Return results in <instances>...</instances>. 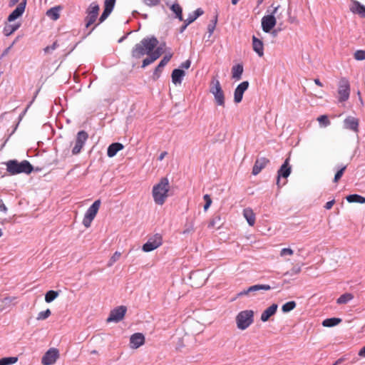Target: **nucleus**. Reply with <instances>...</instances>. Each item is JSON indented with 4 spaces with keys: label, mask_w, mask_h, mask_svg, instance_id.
<instances>
[{
    "label": "nucleus",
    "mask_w": 365,
    "mask_h": 365,
    "mask_svg": "<svg viewBox=\"0 0 365 365\" xmlns=\"http://www.w3.org/2000/svg\"><path fill=\"white\" fill-rule=\"evenodd\" d=\"M158 44V40L155 36L144 38L133 48L131 56L134 58L139 59L144 55L151 53Z\"/></svg>",
    "instance_id": "1"
},
{
    "label": "nucleus",
    "mask_w": 365,
    "mask_h": 365,
    "mask_svg": "<svg viewBox=\"0 0 365 365\" xmlns=\"http://www.w3.org/2000/svg\"><path fill=\"white\" fill-rule=\"evenodd\" d=\"M170 183L168 178H162L158 183L153 187L152 195L154 202L159 205H163L169 196Z\"/></svg>",
    "instance_id": "2"
},
{
    "label": "nucleus",
    "mask_w": 365,
    "mask_h": 365,
    "mask_svg": "<svg viewBox=\"0 0 365 365\" xmlns=\"http://www.w3.org/2000/svg\"><path fill=\"white\" fill-rule=\"evenodd\" d=\"M6 170L11 175L20 173L30 174L34 170L33 165L26 160L19 162L17 160H10L6 163Z\"/></svg>",
    "instance_id": "3"
},
{
    "label": "nucleus",
    "mask_w": 365,
    "mask_h": 365,
    "mask_svg": "<svg viewBox=\"0 0 365 365\" xmlns=\"http://www.w3.org/2000/svg\"><path fill=\"white\" fill-rule=\"evenodd\" d=\"M210 92L214 96L215 103L219 106H225V97L220 81L213 77L210 83Z\"/></svg>",
    "instance_id": "4"
},
{
    "label": "nucleus",
    "mask_w": 365,
    "mask_h": 365,
    "mask_svg": "<svg viewBox=\"0 0 365 365\" xmlns=\"http://www.w3.org/2000/svg\"><path fill=\"white\" fill-rule=\"evenodd\" d=\"M253 322L254 312L252 310L242 311L236 317L237 327L240 330H245Z\"/></svg>",
    "instance_id": "5"
},
{
    "label": "nucleus",
    "mask_w": 365,
    "mask_h": 365,
    "mask_svg": "<svg viewBox=\"0 0 365 365\" xmlns=\"http://www.w3.org/2000/svg\"><path fill=\"white\" fill-rule=\"evenodd\" d=\"M290 158L288 157L285 159L283 164L281 165L279 169L277 170V182L276 184L279 189H280L282 186L286 185L287 180H285L283 183L281 184V178L287 179L291 174L292 172V166L289 165Z\"/></svg>",
    "instance_id": "6"
},
{
    "label": "nucleus",
    "mask_w": 365,
    "mask_h": 365,
    "mask_svg": "<svg viewBox=\"0 0 365 365\" xmlns=\"http://www.w3.org/2000/svg\"><path fill=\"white\" fill-rule=\"evenodd\" d=\"M279 5L274 6L272 12L270 14L262 17V28L264 32L269 33L272 31V29L277 24L275 14H277V12L279 9Z\"/></svg>",
    "instance_id": "7"
},
{
    "label": "nucleus",
    "mask_w": 365,
    "mask_h": 365,
    "mask_svg": "<svg viewBox=\"0 0 365 365\" xmlns=\"http://www.w3.org/2000/svg\"><path fill=\"white\" fill-rule=\"evenodd\" d=\"M101 202L100 200L94 201V202L87 210L84 217L83 219V225L86 227H89L93 219L95 218L99 208Z\"/></svg>",
    "instance_id": "8"
},
{
    "label": "nucleus",
    "mask_w": 365,
    "mask_h": 365,
    "mask_svg": "<svg viewBox=\"0 0 365 365\" xmlns=\"http://www.w3.org/2000/svg\"><path fill=\"white\" fill-rule=\"evenodd\" d=\"M99 10L100 7L97 2H92L89 5L88 9H86L87 16L85 17L84 19L86 28H88L90 26L95 23L98 16Z\"/></svg>",
    "instance_id": "9"
},
{
    "label": "nucleus",
    "mask_w": 365,
    "mask_h": 365,
    "mask_svg": "<svg viewBox=\"0 0 365 365\" xmlns=\"http://www.w3.org/2000/svg\"><path fill=\"white\" fill-rule=\"evenodd\" d=\"M339 101L344 102L349 99L350 94L349 81L346 78H341L339 82L338 88Z\"/></svg>",
    "instance_id": "10"
},
{
    "label": "nucleus",
    "mask_w": 365,
    "mask_h": 365,
    "mask_svg": "<svg viewBox=\"0 0 365 365\" xmlns=\"http://www.w3.org/2000/svg\"><path fill=\"white\" fill-rule=\"evenodd\" d=\"M127 311V308L125 306H119L110 311L109 317L107 319V322H119L121 321Z\"/></svg>",
    "instance_id": "11"
},
{
    "label": "nucleus",
    "mask_w": 365,
    "mask_h": 365,
    "mask_svg": "<svg viewBox=\"0 0 365 365\" xmlns=\"http://www.w3.org/2000/svg\"><path fill=\"white\" fill-rule=\"evenodd\" d=\"M162 245V237L159 234H156L153 237L149 239L142 247L145 252H151Z\"/></svg>",
    "instance_id": "12"
},
{
    "label": "nucleus",
    "mask_w": 365,
    "mask_h": 365,
    "mask_svg": "<svg viewBox=\"0 0 365 365\" xmlns=\"http://www.w3.org/2000/svg\"><path fill=\"white\" fill-rule=\"evenodd\" d=\"M88 138V135L84 130H81L77 133L75 145L72 149L73 155H77L81 152Z\"/></svg>",
    "instance_id": "13"
},
{
    "label": "nucleus",
    "mask_w": 365,
    "mask_h": 365,
    "mask_svg": "<svg viewBox=\"0 0 365 365\" xmlns=\"http://www.w3.org/2000/svg\"><path fill=\"white\" fill-rule=\"evenodd\" d=\"M58 357V350L56 348H51L43 356L41 363L43 365H51L56 361Z\"/></svg>",
    "instance_id": "14"
},
{
    "label": "nucleus",
    "mask_w": 365,
    "mask_h": 365,
    "mask_svg": "<svg viewBox=\"0 0 365 365\" xmlns=\"http://www.w3.org/2000/svg\"><path fill=\"white\" fill-rule=\"evenodd\" d=\"M270 289L271 287L268 284H255L237 293V297H240L245 295L254 296L257 292L260 290L268 291Z\"/></svg>",
    "instance_id": "15"
},
{
    "label": "nucleus",
    "mask_w": 365,
    "mask_h": 365,
    "mask_svg": "<svg viewBox=\"0 0 365 365\" xmlns=\"http://www.w3.org/2000/svg\"><path fill=\"white\" fill-rule=\"evenodd\" d=\"M249 87V82L245 81L240 83L235 90L234 92V101L235 103H239L242 101L243 98V94L245 91Z\"/></svg>",
    "instance_id": "16"
},
{
    "label": "nucleus",
    "mask_w": 365,
    "mask_h": 365,
    "mask_svg": "<svg viewBox=\"0 0 365 365\" xmlns=\"http://www.w3.org/2000/svg\"><path fill=\"white\" fill-rule=\"evenodd\" d=\"M171 57H172V54L165 55L163 58V59L160 61L159 64L155 68V70L153 71V76H152V78L154 81H156V80H158L160 78L163 68L170 61Z\"/></svg>",
    "instance_id": "17"
},
{
    "label": "nucleus",
    "mask_w": 365,
    "mask_h": 365,
    "mask_svg": "<svg viewBox=\"0 0 365 365\" xmlns=\"http://www.w3.org/2000/svg\"><path fill=\"white\" fill-rule=\"evenodd\" d=\"M26 0H23L16 8L9 15L7 20L9 22L14 21L22 16L26 6Z\"/></svg>",
    "instance_id": "18"
},
{
    "label": "nucleus",
    "mask_w": 365,
    "mask_h": 365,
    "mask_svg": "<svg viewBox=\"0 0 365 365\" xmlns=\"http://www.w3.org/2000/svg\"><path fill=\"white\" fill-rule=\"evenodd\" d=\"M145 343V336L141 333H135L130 338V346L132 349H138Z\"/></svg>",
    "instance_id": "19"
},
{
    "label": "nucleus",
    "mask_w": 365,
    "mask_h": 365,
    "mask_svg": "<svg viewBox=\"0 0 365 365\" xmlns=\"http://www.w3.org/2000/svg\"><path fill=\"white\" fill-rule=\"evenodd\" d=\"M269 163V160L264 158H259L256 160L255 165L252 168V173L254 175H258L263 168Z\"/></svg>",
    "instance_id": "20"
},
{
    "label": "nucleus",
    "mask_w": 365,
    "mask_h": 365,
    "mask_svg": "<svg viewBox=\"0 0 365 365\" xmlns=\"http://www.w3.org/2000/svg\"><path fill=\"white\" fill-rule=\"evenodd\" d=\"M344 123L346 129L353 130L356 133L359 131V120L357 118L352 116H348L345 118Z\"/></svg>",
    "instance_id": "21"
},
{
    "label": "nucleus",
    "mask_w": 365,
    "mask_h": 365,
    "mask_svg": "<svg viewBox=\"0 0 365 365\" xmlns=\"http://www.w3.org/2000/svg\"><path fill=\"white\" fill-rule=\"evenodd\" d=\"M277 308V304H272L262 313L260 319L263 322H267L271 317L275 314Z\"/></svg>",
    "instance_id": "22"
},
{
    "label": "nucleus",
    "mask_w": 365,
    "mask_h": 365,
    "mask_svg": "<svg viewBox=\"0 0 365 365\" xmlns=\"http://www.w3.org/2000/svg\"><path fill=\"white\" fill-rule=\"evenodd\" d=\"M185 75V72L180 68H175L171 74L172 82L175 85L181 84L182 78Z\"/></svg>",
    "instance_id": "23"
},
{
    "label": "nucleus",
    "mask_w": 365,
    "mask_h": 365,
    "mask_svg": "<svg viewBox=\"0 0 365 365\" xmlns=\"http://www.w3.org/2000/svg\"><path fill=\"white\" fill-rule=\"evenodd\" d=\"M252 47H253V50L258 54L259 56H260V57L263 56V55H264L263 42L255 36H252Z\"/></svg>",
    "instance_id": "24"
},
{
    "label": "nucleus",
    "mask_w": 365,
    "mask_h": 365,
    "mask_svg": "<svg viewBox=\"0 0 365 365\" xmlns=\"http://www.w3.org/2000/svg\"><path fill=\"white\" fill-rule=\"evenodd\" d=\"M124 148L123 145L120 143H113L110 144L107 150V155L109 158L114 157L117 153Z\"/></svg>",
    "instance_id": "25"
},
{
    "label": "nucleus",
    "mask_w": 365,
    "mask_h": 365,
    "mask_svg": "<svg viewBox=\"0 0 365 365\" xmlns=\"http://www.w3.org/2000/svg\"><path fill=\"white\" fill-rule=\"evenodd\" d=\"M351 11L365 18V6L357 1H354L351 6Z\"/></svg>",
    "instance_id": "26"
},
{
    "label": "nucleus",
    "mask_w": 365,
    "mask_h": 365,
    "mask_svg": "<svg viewBox=\"0 0 365 365\" xmlns=\"http://www.w3.org/2000/svg\"><path fill=\"white\" fill-rule=\"evenodd\" d=\"M243 215L250 226H253L255 222V215L253 210L250 208H245L243 210Z\"/></svg>",
    "instance_id": "27"
},
{
    "label": "nucleus",
    "mask_w": 365,
    "mask_h": 365,
    "mask_svg": "<svg viewBox=\"0 0 365 365\" xmlns=\"http://www.w3.org/2000/svg\"><path fill=\"white\" fill-rule=\"evenodd\" d=\"M61 10V6H56L52 7L46 11V15L51 19H52L53 21H56L60 17L59 11Z\"/></svg>",
    "instance_id": "28"
},
{
    "label": "nucleus",
    "mask_w": 365,
    "mask_h": 365,
    "mask_svg": "<svg viewBox=\"0 0 365 365\" xmlns=\"http://www.w3.org/2000/svg\"><path fill=\"white\" fill-rule=\"evenodd\" d=\"M242 73L243 66L242 64H237L232 68V76L236 80L241 79Z\"/></svg>",
    "instance_id": "29"
},
{
    "label": "nucleus",
    "mask_w": 365,
    "mask_h": 365,
    "mask_svg": "<svg viewBox=\"0 0 365 365\" xmlns=\"http://www.w3.org/2000/svg\"><path fill=\"white\" fill-rule=\"evenodd\" d=\"M203 14L204 11L201 8H198L194 12L189 14L187 19L185 20V22H187V24H190Z\"/></svg>",
    "instance_id": "30"
},
{
    "label": "nucleus",
    "mask_w": 365,
    "mask_h": 365,
    "mask_svg": "<svg viewBox=\"0 0 365 365\" xmlns=\"http://www.w3.org/2000/svg\"><path fill=\"white\" fill-rule=\"evenodd\" d=\"M346 200L349 203L356 202L360 204L365 203V197L359 195L358 194H352L346 196Z\"/></svg>",
    "instance_id": "31"
},
{
    "label": "nucleus",
    "mask_w": 365,
    "mask_h": 365,
    "mask_svg": "<svg viewBox=\"0 0 365 365\" xmlns=\"http://www.w3.org/2000/svg\"><path fill=\"white\" fill-rule=\"evenodd\" d=\"M170 9L173 13L175 14V18L178 19L180 21H183L182 18V7L178 3L173 4L170 6Z\"/></svg>",
    "instance_id": "32"
},
{
    "label": "nucleus",
    "mask_w": 365,
    "mask_h": 365,
    "mask_svg": "<svg viewBox=\"0 0 365 365\" xmlns=\"http://www.w3.org/2000/svg\"><path fill=\"white\" fill-rule=\"evenodd\" d=\"M341 322L340 318H329L326 319L322 322V325L326 327H332L339 324Z\"/></svg>",
    "instance_id": "33"
},
{
    "label": "nucleus",
    "mask_w": 365,
    "mask_h": 365,
    "mask_svg": "<svg viewBox=\"0 0 365 365\" xmlns=\"http://www.w3.org/2000/svg\"><path fill=\"white\" fill-rule=\"evenodd\" d=\"M20 27V24L6 25L4 29V34L8 36L16 31Z\"/></svg>",
    "instance_id": "34"
},
{
    "label": "nucleus",
    "mask_w": 365,
    "mask_h": 365,
    "mask_svg": "<svg viewBox=\"0 0 365 365\" xmlns=\"http://www.w3.org/2000/svg\"><path fill=\"white\" fill-rule=\"evenodd\" d=\"M353 295L350 293H345L342 295H341L336 300V303L341 304H346L349 302L350 300L353 299Z\"/></svg>",
    "instance_id": "35"
},
{
    "label": "nucleus",
    "mask_w": 365,
    "mask_h": 365,
    "mask_svg": "<svg viewBox=\"0 0 365 365\" xmlns=\"http://www.w3.org/2000/svg\"><path fill=\"white\" fill-rule=\"evenodd\" d=\"M58 296V292L54 290H49L45 294V301L47 303L53 302Z\"/></svg>",
    "instance_id": "36"
},
{
    "label": "nucleus",
    "mask_w": 365,
    "mask_h": 365,
    "mask_svg": "<svg viewBox=\"0 0 365 365\" xmlns=\"http://www.w3.org/2000/svg\"><path fill=\"white\" fill-rule=\"evenodd\" d=\"M18 358L15 356L4 357L0 359V365H11L15 364Z\"/></svg>",
    "instance_id": "37"
},
{
    "label": "nucleus",
    "mask_w": 365,
    "mask_h": 365,
    "mask_svg": "<svg viewBox=\"0 0 365 365\" xmlns=\"http://www.w3.org/2000/svg\"><path fill=\"white\" fill-rule=\"evenodd\" d=\"M296 302L294 301H289L287 303H285L284 304L282 305V311L284 312V313H287V312H289L292 310H293L295 307H296Z\"/></svg>",
    "instance_id": "38"
},
{
    "label": "nucleus",
    "mask_w": 365,
    "mask_h": 365,
    "mask_svg": "<svg viewBox=\"0 0 365 365\" xmlns=\"http://www.w3.org/2000/svg\"><path fill=\"white\" fill-rule=\"evenodd\" d=\"M220 221L221 217L220 215H215L209 222V227H215L219 228L220 227Z\"/></svg>",
    "instance_id": "39"
},
{
    "label": "nucleus",
    "mask_w": 365,
    "mask_h": 365,
    "mask_svg": "<svg viewBox=\"0 0 365 365\" xmlns=\"http://www.w3.org/2000/svg\"><path fill=\"white\" fill-rule=\"evenodd\" d=\"M302 268L300 266L296 265L294 266L290 270L286 272L284 275L293 277L294 275L299 274L301 272Z\"/></svg>",
    "instance_id": "40"
},
{
    "label": "nucleus",
    "mask_w": 365,
    "mask_h": 365,
    "mask_svg": "<svg viewBox=\"0 0 365 365\" xmlns=\"http://www.w3.org/2000/svg\"><path fill=\"white\" fill-rule=\"evenodd\" d=\"M195 230L194 229V222L193 221L187 222L185 225V229L182 231L183 235H187L190 233L193 232Z\"/></svg>",
    "instance_id": "41"
},
{
    "label": "nucleus",
    "mask_w": 365,
    "mask_h": 365,
    "mask_svg": "<svg viewBox=\"0 0 365 365\" xmlns=\"http://www.w3.org/2000/svg\"><path fill=\"white\" fill-rule=\"evenodd\" d=\"M148 57L145 58L143 61L142 68H145V66L151 64L153 63L155 60H157V56H153L150 53L149 54H147Z\"/></svg>",
    "instance_id": "42"
},
{
    "label": "nucleus",
    "mask_w": 365,
    "mask_h": 365,
    "mask_svg": "<svg viewBox=\"0 0 365 365\" xmlns=\"http://www.w3.org/2000/svg\"><path fill=\"white\" fill-rule=\"evenodd\" d=\"M51 314V312L49 309L45 311L40 312L36 317L37 320H44L47 319Z\"/></svg>",
    "instance_id": "43"
},
{
    "label": "nucleus",
    "mask_w": 365,
    "mask_h": 365,
    "mask_svg": "<svg viewBox=\"0 0 365 365\" xmlns=\"http://www.w3.org/2000/svg\"><path fill=\"white\" fill-rule=\"evenodd\" d=\"M217 21V16L215 17L213 20L211 21V22L207 26V31L209 33V36H212L213 34V31L215 29L216 24Z\"/></svg>",
    "instance_id": "44"
},
{
    "label": "nucleus",
    "mask_w": 365,
    "mask_h": 365,
    "mask_svg": "<svg viewBox=\"0 0 365 365\" xmlns=\"http://www.w3.org/2000/svg\"><path fill=\"white\" fill-rule=\"evenodd\" d=\"M346 165H344L343 167H341L335 174L334 175V182H337L342 177L344 171L346 170Z\"/></svg>",
    "instance_id": "45"
},
{
    "label": "nucleus",
    "mask_w": 365,
    "mask_h": 365,
    "mask_svg": "<svg viewBox=\"0 0 365 365\" xmlns=\"http://www.w3.org/2000/svg\"><path fill=\"white\" fill-rule=\"evenodd\" d=\"M354 57L357 61H363L365 60V51L364 50H357L355 51L354 54Z\"/></svg>",
    "instance_id": "46"
},
{
    "label": "nucleus",
    "mask_w": 365,
    "mask_h": 365,
    "mask_svg": "<svg viewBox=\"0 0 365 365\" xmlns=\"http://www.w3.org/2000/svg\"><path fill=\"white\" fill-rule=\"evenodd\" d=\"M121 255V253L119 252H115L110 259L108 261V266L110 267L112 266L116 261H118L120 259V257Z\"/></svg>",
    "instance_id": "47"
},
{
    "label": "nucleus",
    "mask_w": 365,
    "mask_h": 365,
    "mask_svg": "<svg viewBox=\"0 0 365 365\" xmlns=\"http://www.w3.org/2000/svg\"><path fill=\"white\" fill-rule=\"evenodd\" d=\"M115 4V0H105L104 9L113 11Z\"/></svg>",
    "instance_id": "48"
},
{
    "label": "nucleus",
    "mask_w": 365,
    "mask_h": 365,
    "mask_svg": "<svg viewBox=\"0 0 365 365\" xmlns=\"http://www.w3.org/2000/svg\"><path fill=\"white\" fill-rule=\"evenodd\" d=\"M142 1L149 7L156 6L160 3V0H142Z\"/></svg>",
    "instance_id": "49"
},
{
    "label": "nucleus",
    "mask_w": 365,
    "mask_h": 365,
    "mask_svg": "<svg viewBox=\"0 0 365 365\" xmlns=\"http://www.w3.org/2000/svg\"><path fill=\"white\" fill-rule=\"evenodd\" d=\"M111 12V11L104 9L101 16L99 18V23L97 25L103 22L108 17Z\"/></svg>",
    "instance_id": "50"
},
{
    "label": "nucleus",
    "mask_w": 365,
    "mask_h": 365,
    "mask_svg": "<svg viewBox=\"0 0 365 365\" xmlns=\"http://www.w3.org/2000/svg\"><path fill=\"white\" fill-rule=\"evenodd\" d=\"M203 199L205 202V204L204 205V210L206 211L212 204V199L208 194L205 195L203 196Z\"/></svg>",
    "instance_id": "51"
},
{
    "label": "nucleus",
    "mask_w": 365,
    "mask_h": 365,
    "mask_svg": "<svg viewBox=\"0 0 365 365\" xmlns=\"http://www.w3.org/2000/svg\"><path fill=\"white\" fill-rule=\"evenodd\" d=\"M294 254L293 250L291 248H283L280 251V256L285 257L287 255L292 256Z\"/></svg>",
    "instance_id": "52"
},
{
    "label": "nucleus",
    "mask_w": 365,
    "mask_h": 365,
    "mask_svg": "<svg viewBox=\"0 0 365 365\" xmlns=\"http://www.w3.org/2000/svg\"><path fill=\"white\" fill-rule=\"evenodd\" d=\"M318 121L320 123H322L324 126H327L328 125H329L330 122L327 118V115H320L319 118H318Z\"/></svg>",
    "instance_id": "53"
},
{
    "label": "nucleus",
    "mask_w": 365,
    "mask_h": 365,
    "mask_svg": "<svg viewBox=\"0 0 365 365\" xmlns=\"http://www.w3.org/2000/svg\"><path fill=\"white\" fill-rule=\"evenodd\" d=\"M163 48L161 47H157L155 50L153 49V51H151V54L153 56H157V59L162 55L163 53Z\"/></svg>",
    "instance_id": "54"
},
{
    "label": "nucleus",
    "mask_w": 365,
    "mask_h": 365,
    "mask_svg": "<svg viewBox=\"0 0 365 365\" xmlns=\"http://www.w3.org/2000/svg\"><path fill=\"white\" fill-rule=\"evenodd\" d=\"M58 46V43L57 42H54L51 46H46L45 48H44V52L45 53H51V51H53V50H55Z\"/></svg>",
    "instance_id": "55"
},
{
    "label": "nucleus",
    "mask_w": 365,
    "mask_h": 365,
    "mask_svg": "<svg viewBox=\"0 0 365 365\" xmlns=\"http://www.w3.org/2000/svg\"><path fill=\"white\" fill-rule=\"evenodd\" d=\"M191 61L190 60H186L182 62L180 65V67L185 69H188L190 67Z\"/></svg>",
    "instance_id": "56"
},
{
    "label": "nucleus",
    "mask_w": 365,
    "mask_h": 365,
    "mask_svg": "<svg viewBox=\"0 0 365 365\" xmlns=\"http://www.w3.org/2000/svg\"><path fill=\"white\" fill-rule=\"evenodd\" d=\"M7 210L8 209L5 205L4 201L1 199H0V211L3 212L4 213H6Z\"/></svg>",
    "instance_id": "57"
},
{
    "label": "nucleus",
    "mask_w": 365,
    "mask_h": 365,
    "mask_svg": "<svg viewBox=\"0 0 365 365\" xmlns=\"http://www.w3.org/2000/svg\"><path fill=\"white\" fill-rule=\"evenodd\" d=\"M334 202H335L334 200L327 202L324 205V208L327 210H330L332 207V206L334 205Z\"/></svg>",
    "instance_id": "58"
},
{
    "label": "nucleus",
    "mask_w": 365,
    "mask_h": 365,
    "mask_svg": "<svg viewBox=\"0 0 365 365\" xmlns=\"http://www.w3.org/2000/svg\"><path fill=\"white\" fill-rule=\"evenodd\" d=\"M358 355L361 357H365V346L359 350Z\"/></svg>",
    "instance_id": "59"
},
{
    "label": "nucleus",
    "mask_w": 365,
    "mask_h": 365,
    "mask_svg": "<svg viewBox=\"0 0 365 365\" xmlns=\"http://www.w3.org/2000/svg\"><path fill=\"white\" fill-rule=\"evenodd\" d=\"M168 155L166 151L162 152L160 155L158 156V160L161 161L164 159V158Z\"/></svg>",
    "instance_id": "60"
},
{
    "label": "nucleus",
    "mask_w": 365,
    "mask_h": 365,
    "mask_svg": "<svg viewBox=\"0 0 365 365\" xmlns=\"http://www.w3.org/2000/svg\"><path fill=\"white\" fill-rule=\"evenodd\" d=\"M20 0H9V6L10 7L14 6Z\"/></svg>",
    "instance_id": "61"
},
{
    "label": "nucleus",
    "mask_w": 365,
    "mask_h": 365,
    "mask_svg": "<svg viewBox=\"0 0 365 365\" xmlns=\"http://www.w3.org/2000/svg\"><path fill=\"white\" fill-rule=\"evenodd\" d=\"M11 48V46H9V47H8L7 48H6V49L4 51V52H3V53H2V54H1V58H2L3 56H4L7 55V53H9V50H10V48Z\"/></svg>",
    "instance_id": "62"
},
{
    "label": "nucleus",
    "mask_w": 365,
    "mask_h": 365,
    "mask_svg": "<svg viewBox=\"0 0 365 365\" xmlns=\"http://www.w3.org/2000/svg\"><path fill=\"white\" fill-rule=\"evenodd\" d=\"M188 25L189 24H187V22H185V24L181 26L180 31L182 33Z\"/></svg>",
    "instance_id": "63"
},
{
    "label": "nucleus",
    "mask_w": 365,
    "mask_h": 365,
    "mask_svg": "<svg viewBox=\"0 0 365 365\" xmlns=\"http://www.w3.org/2000/svg\"><path fill=\"white\" fill-rule=\"evenodd\" d=\"M314 83H315L317 86H321V87H322V86H323V84L322 83V82H321V81H319V79H318V78L314 79Z\"/></svg>",
    "instance_id": "64"
}]
</instances>
